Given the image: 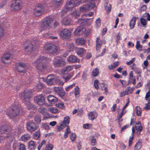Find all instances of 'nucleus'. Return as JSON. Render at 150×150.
Here are the masks:
<instances>
[{
    "instance_id": "nucleus-57",
    "label": "nucleus",
    "mask_w": 150,
    "mask_h": 150,
    "mask_svg": "<svg viewBox=\"0 0 150 150\" xmlns=\"http://www.w3.org/2000/svg\"><path fill=\"white\" fill-rule=\"evenodd\" d=\"M76 135L75 133L72 134L70 135V139L72 141H74L76 139Z\"/></svg>"
},
{
    "instance_id": "nucleus-47",
    "label": "nucleus",
    "mask_w": 150,
    "mask_h": 150,
    "mask_svg": "<svg viewBox=\"0 0 150 150\" xmlns=\"http://www.w3.org/2000/svg\"><path fill=\"white\" fill-rule=\"evenodd\" d=\"M136 19H131L129 23V26L131 29H133L135 24Z\"/></svg>"
},
{
    "instance_id": "nucleus-36",
    "label": "nucleus",
    "mask_w": 150,
    "mask_h": 150,
    "mask_svg": "<svg viewBox=\"0 0 150 150\" xmlns=\"http://www.w3.org/2000/svg\"><path fill=\"white\" fill-rule=\"evenodd\" d=\"M134 89V87L130 88L129 87H128L125 89V91L127 93V94L129 95L132 93Z\"/></svg>"
},
{
    "instance_id": "nucleus-44",
    "label": "nucleus",
    "mask_w": 150,
    "mask_h": 150,
    "mask_svg": "<svg viewBox=\"0 0 150 150\" xmlns=\"http://www.w3.org/2000/svg\"><path fill=\"white\" fill-rule=\"evenodd\" d=\"M40 131L38 130L35 132L33 134V137L35 139H37L40 137Z\"/></svg>"
},
{
    "instance_id": "nucleus-34",
    "label": "nucleus",
    "mask_w": 150,
    "mask_h": 150,
    "mask_svg": "<svg viewBox=\"0 0 150 150\" xmlns=\"http://www.w3.org/2000/svg\"><path fill=\"white\" fill-rule=\"evenodd\" d=\"M28 147L31 149H34L35 148V144L34 141H31L28 143Z\"/></svg>"
},
{
    "instance_id": "nucleus-50",
    "label": "nucleus",
    "mask_w": 150,
    "mask_h": 150,
    "mask_svg": "<svg viewBox=\"0 0 150 150\" xmlns=\"http://www.w3.org/2000/svg\"><path fill=\"white\" fill-rule=\"evenodd\" d=\"M57 94L60 96L63 97L65 94V93L63 88H62Z\"/></svg>"
},
{
    "instance_id": "nucleus-2",
    "label": "nucleus",
    "mask_w": 150,
    "mask_h": 150,
    "mask_svg": "<svg viewBox=\"0 0 150 150\" xmlns=\"http://www.w3.org/2000/svg\"><path fill=\"white\" fill-rule=\"evenodd\" d=\"M81 3L80 1L77 0H68L65 6L64 10H62V13H66L68 10L71 9L74 7L80 5Z\"/></svg>"
},
{
    "instance_id": "nucleus-23",
    "label": "nucleus",
    "mask_w": 150,
    "mask_h": 150,
    "mask_svg": "<svg viewBox=\"0 0 150 150\" xmlns=\"http://www.w3.org/2000/svg\"><path fill=\"white\" fill-rule=\"evenodd\" d=\"M97 116V114L95 111H91L88 114V118L91 120H93Z\"/></svg>"
},
{
    "instance_id": "nucleus-52",
    "label": "nucleus",
    "mask_w": 150,
    "mask_h": 150,
    "mask_svg": "<svg viewBox=\"0 0 150 150\" xmlns=\"http://www.w3.org/2000/svg\"><path fill=\"white\" fill-rule=\"evenodd\" d=\"M53 147V146L51 144H47L46 145L45 150H52Z\"/></svg>"
},
{
    "instance_id": "nucleus-9",
    "label": "nucleus",
    "mask_w": 150,
    "mask_h": 150,
    "mask_svg": "<svg viewBox=\"0 0 150 150\" xmlns=\"http://www.w3.org/2000/svg\"><path fill=\"white\" fill-rule=\"evenodd\" d=\"M0 132L1 133H4V134H7L6 135H4V136L6 137H8L10 136L9 132L11 131L10 127L7 125H4L1 126L0 127Z\"/></svg>"
},
{
    "instance_id": "nucleus-6",
    "label": "nucleus",
    "mask_w": 150,
    "mask_h": 150,
    "mask_svg": "<svg viewBox=\"0 0 150 150\" xmlns=\"http://www.w3.org/2000/svg\"><path fill=\"white\" fill-rule=\"evenodd\" d=\"M71 32L70 30L67 29H63L59 31L60 37L62 39H68L71 36Z\"/></svg>"
},
{
    "instance_id": "nucleus-45",
    "label": "nucleus",
    "mask_w": 150,
    "mask_h": 150,
    "mask_svg": "<svg viewBox=\"0 0 150 150\" xmlns=\"http://www.w3.org/2000/svg\"><path fill=\"white\" fill-rule=\"evenodd\" d=\"M99 72L98 69L97 68L94 69L92 71V75L93 76H97Z\"/></svg>"
},
{
    "instance_id": "nucleus-7",
    "label": "nucleus",
    "mask_w": 150,
    "mask_h": 150,
    "mask_svg": "<svg viewBox=\"0 0 150 150\" xmlns=\"http://www.w3.org/2000/svg\"><path fill=\"white\" fill-rule=\"evenodd\" d=\"M20 110L19 108L16 106H14L12 108L8 113L7 112L6 114L10 117L13 118L18 116L19 114Z\"/></svg>"
},
{
    "instance_id": "nucleus-28",
    "label": "nucleus",
    "mask_w": 150,
    "mask_h": 150,
    "mask_svg": "<svg viewBox=\"0 0 150 150\" xmlns=\"http://www.w3.org/2000/svg\"><path fill=\"white\" fill-rule=\"evenodd\" d=\"M72 69V67L70 66H67L65 68L63 69L62 70L63 74H67L69 71H71Z\"/></svg>"
},
{
    "instance_id": "nucleus-8",
    "label": "nucleus",
    "mask_w": 150,
    "mask_h": 150,
    "mask_svg": "<svg viewBox=\"0 0 150 150\" xmlns=\"http://www.w3.org/2000/svg\"><path fill=\"white\" fill-rule=\"evenodd\" d=\"M55 67H63L66 64L65 59L62 58L55 59L53 62Z\"/></svg>"
},
{
    "instance_id": "nucleus-61",
    "label": "nucleus",
    "mask_w": 150,
    "mask_h": 150,
    "mask_svg": "<svg viewBox=\"0 0 150 150\" xmlns=\"http://www.w3.org/2000/svg\"><path fill=\"white\" fill-rule=\"evenodd\" d=\"M57 107L59 108L62 109L64 107V105L63 103H57Z\"/></svg>"
},
{
    "instance_id": "nucleus-32",
    "label": "nucleus",
    "mask_w": 150,
    "mask_h": 150,
    "mask_svg": "<svg viewBox=\"0 0 150 150\" xmlns=\"http://www.w3.org/2000/svg\"><path fill=\"white\" fill-rule=\"evenodd\" d=\"M72 77V75L71 74H63L62 77L65 80V82H67Z\"/></svg>"
},
{
    "instance_id": "nucleus-10",
    "label": "nucleus",
    "mask_w": 150,
    "mask_h": 150,
    "mask_svg": "<svg viewBox=\"0 0 150 150\" xmlns=\"http://www.w3.org/2000/svg\"><path fill=\"white\" fill-rule=\"evenodd\" d=\"M45 49L52 54L56 53L57 50V47L54 44H50L46 45Z\"/></svg>"
},
{
    "instance_id": "nucleus-29",
    "label": "nucleus",
    "mask_w": 150,
    "mask_h": 150,
    "mask_svg": "<svg viewBox=\"0 0 150 150\" xmlns=\"http://www.w3.org/2000/svg\"><path fill=\"white\" fill-rule=\"evenodd\" d=\"M23 129L24 128L22 125L18 126L16 127L14 132L16 133H21V132H23Z\"/></svg>"
},
{
    "instance_id": "nucleus-16",
    "label": "nucleus",
    "mask_w": 150,
    "mask_h": 150,
    "mask_svg": "<svg viewBox=\"0 0 150 150\" xmlns=\"http://www.w3.org/2000/svg\"><path fill=\"white\" fill-rule=\"evenodd\" d=\"M41 24L42 26L45 27H50L52 25L53 19H43Z\"/></svg>"
},
{
    "instance_id": "nucleus-53",
    "label": "nucleus",
    "mask_w": 150,
    "mask_h": 150,
    "mask_svg": "<svg viewBox=\"0 0 150 150\" xmlns=\"http://www.w3.org/2000/svg\"><path fill=\"white\" fill-rule=\"evenodd\" d=\"M49 110L53 113H55L58 111V109L56 108H54L53 107L50 108Z\"/></svg>"
},
{
    "instance_id": "nucleus-21",
    "label": "nucleus",
    "mask_w": 150,
    "mask_h": 150,
    "mask_svg": "<svg viewBox=\"0 0 150 150\" xmlns=\"http://www.w3.org/2000/svg\"><path fill=\"white\" fill-rule=\"evenodd\" d=\"M135 129L136 130V133L137 135H139L140 132L142 129L141 124L140 123H136L135 125Z\"/></svg>"
},
{
    "instance_id": "nucleus-48",
    "label": "nucleus",
    "mask_w": 150,
    "mask_h": 150,
    "mask_svg": "<svg viewBox=\"0 0 150 150\" xmlns=\"http://www.w3.org/2000/svg\"><path fill=\"white\" fill-rule=\"evenodd\" d=\"M141 143L138 142L136 143V144L134 146V150H138L141 147Z\"/></svg>"
},
{
    "instance_id": "nucleus-38",
    "label": "nucleus",
    "mask_w": 150,
    "mask_h": 150,
    "mask_svg": "<svg viewBox=\"0 0 150 150\" xmlns=\"http://www.w3.org/2000/svg\"><path fill=\"white\" fill-rule=\"evenodd\" d=\"M76 42L79 45H83L85 43V40L83 38H80L77 39Z\"/></svg>"
},
{
    "instance_id": "nucleus-20",
    "label": "nucleus",
    "mask_w": 150,
    "mask_h": 150,
    "mask_svg": "<svg viewBox=\"0 0 150 150\" xmlns=\"http://www.w3.org/2000/svg\"><path fill=\"white\" fill-rule=\"evenodd\" d=\"M47 99L48 101L51 103H54L58 100L57 98L52 95H49L47 96Z\"/></svg>"
},
{
    "instance_id": "nucleus-31",
    "label": "nucleus",
    "mask_w": 150,
    "mask_h": 150,
    "mask_svg": "<svg viewBox=\"0 0 150 150\" xmlns=\"http://www.w3.org/2000/svg\"><path fill=\"white\" fill-rule=\"evenodd\" d=\"M90 6L88 4L83 5L82 7L80 8V10L81 11H86L88 10L90 8Z\"/></svg>"
},
{
    "instance_id": "nucleus-11",
    "label": "nucleus",
    "mask_w": 150,
    "mask_h": 150,
    "mask_svg": "<svg viewBox=\"0 0 150 150\" xmlns=\"http://www.w3.org/2000/svg\"><path fill=\"white\" fill-rule=\"evenodd\" d=\"M59 79L52 75H49L47 79V82L50 85H54L58 82Z\"/></svg>"
},
{
    "instance_id": "nucleus-18",
    "label": "nucleus",
    "mask_w": 150,
    "mask_h": 150,
    "mask_svg": "<svg viewBox=\"0 0 150 150\" xmlns=\"http://www.w3.org/2000/svg\"><path fill=\"white\" fill-rule=\"evenodd\" d=\"M89 19H78V23L82 26L84 25H89L90 22L89 21Z\"/></svg>"
},
{
    "instance_id": "nucleus-33",
    "label": "nucleus",
    "mask_w": 150,
    "mask_h": 150,
    "mask_svg": "<svg viewBox=\"0 0 150 150\" xmlns=\"http://www.w3.org/2000/svg\"><path fill=\"white\" fill-rule=\"evenodd\" d=\"M80 15V13L78 11H75L70 14V16H72V18H76Z\"/></svg>"
},
{
    "instance_id": "nucleus-43",
    "label": "nucleus",
    "mask_w": 150,
    "mask_h": 150,
    "mask_svg": "<svg viewBox=\"0 0 150 150\" xmlns=\"http://www.w3.org/2000/svg\"><path fill=\"white\" fill-rule=\"evenodd\" d=\"M91 142V144L93 146H95L96 144V141L95 137L93 136H91L90 137Z\"/></svg>"
},
{
    "instance_id": "nucleus-62",
    "label": "nucleus",
    "mask_w": 150,
    "mask_h": 150,
    "mask_svg": "<svg viewBox=\"0 0 150 150\" xmlns=\"http://www.w3.org/2000/svg\"><path fill=\"white\" fill-rule=\"evenodd\" d=\"M8 0H4V1L0 4V9L3 8L7 4V1Z\"/></svg>"
},
{
    "instance_id": "nucleus-39",
    "label": "nucleus",
    "mask_w": 150,
    "mask_h": 150,
    "mask_svg": "<svg viewBox=\"0 0 150 150\" xmlns=\"http://www.w3.org/2000/svg\"><path fill=\"white\" fill-rule=\"evenodd\" d=\"M40 10H37L34 8L33 11V13L34 15L36 16H39L42 14L43 13L40 11Z\"/></svg>"
},
{
    "instance_id": "nucleus-51",
    "label": "nucleus",
    "mask_w": 150,
    "mask_h": 150,
    "mask_svg": "<svg viewBox=\"0 0 150 150\" xmlns=\"http://www.w3.org/2000/svg\"><path fill=\"white\" fill-rule=\"evenodd\" d=\"M140 19H150V15L149 13H145Z\"/></svg>"
},
{
    "instance_id": "nucleus-13",
    "label": "nucleus",
    "mask_w": 150,
    "mask_h": 150,
    "mask_svg": "<svg viewBox=\"0 0 150 150\" xmlns=\"http://www.w3.org/2000/svg\"><path fill=\"white\" fill-rule=\"evenodd\" d=\"M26 127L28 130L30 132H32L38 128L35 123L33 122L29 121L26 124Z\"/></svg>"
},
{
    "instance_id": "nucleus-5",
    "label": "nucleus",
    "mask_w": 150,
    "mask_h": 150,
    "mask_svg": "<svg viewBox=\"0 0 150 150\" xmlns=\"http://www.w3.org/2000/svg\"><path fill=\"white\" fill-rule=\"evenodd\" d=\"M90 30H86L85 28L83 26L78 27L74 32V35L76 36H79L84 34L86 36H88L90 33Z\"/></svg>"
},
{
    "instance_id": "nucleus-3",
    "label": "nucleus",
    "mask_w": 150,
    "mask_h": 150,
    "mask_svg": "<svg viewBox=\"0 0 150 150\" xmlns=\"http://www.w3.org/2000/svg\"><path fill=\"white\" fill-rule=\"evenodd\" d=\"M10 7L12 11H18L22 8L23 2L21 0H13L10 4Z\"/></svg>"
},
{
    "instance_id": "nucleus-25",
    "label": "nucleus",
    "mask_w": 150,
    "mask_h": 150,
    "mask_svg": "<svg viewBox=\"0 0 150 150\" xmlns=\"http://www.w3.org/2000/svg\"><path fill=\"white\" fill-rule=\"evenodd\" d=\"M33 48V44L30 42L28 45L26 46L25 47V50L27 52H31L32 51Z\"/></svg>"
},
{
    "instance_id": "nucleus-1",
    "label": "nucleus",
    "mask_w": 150,
    "mask_h": 150,
    "mask_svg": "<svg viewBox=\"0 0 150 150\" xmlns=\"http://www.w3.org/2000/svg\"><path fill=\"white\" fill-rule=\"evenodd\" d=\"M47 58L43 56H40L35 62L33 64L38 69L42 70L46 66V62Z\"/></svg>"
},
{
    "instance_id": "nucleus-19",
    "label": "nucleus",
    "mask_w": 150,
    "mask_h": 150,
    "mask_svg": "<svg viewBox=\"0 0 150 150\" xmlns=\"http://www.w3.org/2000/svg\"><path fill=\"white\" fill-rule=\"evenodd\" d=\"M102 42L99 37L96 38V50L98 52H100V49L101 47Z\"/></svg>"
},
{
    "instance_id": "nucleus-30",
    "label": "nucleus",
    "mask_w": 150,
    "mask_h": 150,
    "mask_svg": "<svg viewBox=\"0 0 150 150\" xmlns=\"http://www.w3.org/2000/svg\"><path fill=\"white\" fill-rule=\"evenodd\" d=\"M38 110L40 113L43 115H46L48 114L47 110L45 107H41L39 108Z\"/></svg>"
},
{
    "instance_id": "nucleus-41",
    "label": "nucleus",
    "mask_w": 150,
    "mask_h": 150,
    "mask_svg": "<svg viewBox=\"0 0 150 150\" xmlns=\"http://www.w3.org/2000/svg\"><path fill=\"white\" fill-rule=\"evenodd\" d=\"M135 110L137 115L138 116H140L141 115L142 110L140 107L139 106H137L136 107Z\"/></svg>"
},
{
    "instance_id": "nucleus-49",
    "label": "nucleus",
    "mask_w": 150,
    "mask_h": 150,
    "mask_svg": "<svg viewBox=\"0 0 150 150\" xmlns=\"http://www.w3.org/2000/svg\"><path fill=\"white\" fill-rule=\"evenodd\" d=\"M69 19H62L61 22L63 24L65 25H67L69 24L70 23Z\"/></svg>"
},
{
    "instance_id": "nucleus-15",
    "label": "nucleus",
    "mask_w": 150,
    "mask_h": 150,
    "mask_svg": "<svg viewBox=\"0 0 150 150\" xmlns=\"http://www.w3.org/2000/svg\"><path fill=\"white\" fill-rule=\"evenodd\" d=\"M34 100L37 103L40 105H42L45 103V98L44 97L41 95L37 96L34 98Z\"/></svg>"
},
{
    "instance_id": "nucleus-24",
    "label": "nucleus",
    "mask_w": 150,
    "mask_h": 150,
    "mask_svg": "<svg viewBox=\"0 0 150 150\" xmlns=\"http://www.w3.org/2000/svg\"><path fill=\"white\" fill-rule=\"evenodd\" d=\"M74 93L76 98H79L80 96V90L78 86H76L74 88Z\"/></svg>"
},
{
    "instance_id": "nucleus-55",
    "label": "nucleus",
    "mask_w": 150,
    "mask_h": 150,
    "mask_svg": "<svg viewBox=\"0 0 150 150\" xmlns=\"http://www.w3.org/2000/svg\"><path fill=\"white\" fill-rule=\"evenodd\" d=\"M136 74H140L139 76H140V74L141 73V70L138 67L136 68L134 70Z\"/></svg>"
},
{
    "instance_id": "nucleus-46",
    "label": "nucleus",
    "mask_w": 150,
    "mask_h": 150,
    "mask_svg": "<svg viewBox=\"0 0 150 150\" xmlns=\"http://www.w3.org/2000/svg\"><path fill=\"white\" fill-rule=\"evenodd\" d=\"M70 133V130L69 126H67L64 133V137L66 138L68 137V134Z\"/></svg>"
},
{
    "instance_id": "nucleus-17",
    "label": "nucleus",
    "mask_w": 150,
    "mask_h": 150,
    "mask_svg": "<svg viewBox=\"0 0 150 150\" xmlns=\"http://www.w3.org/2000/svg\"><path fill=\"white\" fill-rule=\"evenodd\" d=\"M67 60L69 63H72L77 62L78 58L75 55H71L67 58Z\"/></svg>"
},
{
    "instance_id": "nucleus-35",
    "label": "nucleus",
    "mask_w": 150,
    "mask_h": 150,
    "mask_svg": "<svg viewBox=\"0 0 150 150\" xmlns=\"http://www.w3.org/2000/svg\"><path fill=\"white\" fill-rule=\"evenodd\" d=\"M30 137V136L29 134H25L23 135L21 137V139L23 141H26L29 140Z\"/></svg>"
},
{
    "instance_id": "nucleus-58",
    "label": "nucleus",
    "mask_w": 150,
    "mask_h": 150,
    "mask_svg": "<svg viewBox=\"0 0 150 150\" xmlns=\"http://www.w3.org/2000/svg\"><path fill=\"white\" fill-rule=\"evenodd\" d=\"M126 113V112H122L119 115L118 118V120L120 121H122V119H121L123 115Z\"/></svg>"
},
{
    "instance_id": "nucleus-60",
    "label": "nucleus",
    "mask_w": 150,
    "mask_h": 150,
    "mask_svg": "<svg viewBox=\"0 0 150 150\" xmlns=\"http://www.w3.org/2000/svg\"><path fill=\"white\" fill-rule=\"evenodd\" d=\"M98 83V81L97 79L95 80L94 81V86L95 88L97 90L99 88Z\"/></svg>"
},
{
    "instance_id": "nucleus-40",
    "label": "nucleus",
    "mask_w": 150,
    "mask_h": 150,
    "mask_svg": "<svg viewBox=\"0 0 150 150\" xmlns=\"http://www.w3.org/2000/svg\"><path fill=\"white\" fill-rule=\"evenodd\" d=\"M20 142H15L13 144V148L14 150H16L17 149L19 148Z\"/></svg>"
},
{
    "instance_id": "nucleus-12",
    "label": "nucleus",
    "mask_w": 150,
    "mask_h": 150,
    "mask_svg": "<svg viewBox=\"0 0 150 150\" xmlns=\"http://www.w3.org/2000/svg\"><path fill=\"white\" fill-rule=\"evenodd\" d=\"M26 64L23 62H20L16 66V69L19 72L25 73L26 71L25 68Z\"/></svg>"
},
{
    "instance_id": "nucleus-14",
    "label": "nucleus",
    "mask_w": 150,
    "mask_h": 150,
    "mask_svg": "<svg viewBox=\"0 0 150 150\" xmlns=\"http://www.w3.org/2000/svg\"><path fill=\"white\" fill-rule=\"evenodd\" d=\"M11 54L9 52L5 53L1 57V61L4 63H7V61L10 59Z\"/></svg>"
},
{
    "instance_id": "nucleus-27",
    "label": "nucleus",
    "mask_w": 150,
    "mask_h": 150,
    "mask_svg": "<svg viewBox=\"0 0 150 150\" xmlns=\"http://www.w3.org/2000/svg\"><path fill=\"white\" fill-rule=\"evenodd\" d=\"M35 9L40 10L44 13L45 11V8L44 6L41 4H38L36 5L35 7Z\"/></svg>"
},
{
    "instance_id": "nucleus-4",
    "label": "nucleus",
    "mask_w": 150,
    "mask_h": 150,
    "mask_svg": "<svg viewBox=\"0 0 150 150\" xmlns=\"http://www.w3.org/2000/svg\"><path fill=\"white\" fill-rule=\"evenodd\" d=\"M32 92L30 91H28L27 90H25L23 93V97L25 101V104L28 109H30L32 105L30 102Z\"/></svg>"
},
{
    "instance_id": "nucleus-56",
    "label": "nucleus",
    "mask_w": 150,
    "mask_h": 150,
    "mask_svg": "<svg viewBox=\"0 0 150 150\" xmlns=\"http://www.w3.org/2000/svg\"><path fill=\"white\" fill-rule=\"evenodd\" d=\"M75 86V83H73L72 84L66 87L65 88V90L67 91H68L70 89L74 87Z\"/></svg>"
},
{
    "instance_id": "nucleus-37",
    "label": "nucleus",
    "mask_w": 150,
    "mask_h": 150,
    "mask_svg": "<svg viewBox=\"0 0 150 150\" xmlns=\"http://www.w3.org/2000/svg\"><path fill=\"white\" fill-rule=\"evenodd\" d=\"M85 51L86 50L83 48H79L77 50V53L78 55L81 56Z\"/></svg>"
},
{
    "instance_id": "nucleus-54",
    "label": "nucleus",
    "mask_w": 150,
    "mask_h": 150,
    "mask_svg": "<svg viewBox=\"0 0 150 150\" xmlns=\"http://www.w3.org/2000/svg\"><path fill=\"white\" fill-rule=\"evenodd\" d=\"M18 150H26V147L24 144L21 143Z\"/></svg>"
},
{
    "instance_id": "nucleus-42",
    "label": "nucleus",
    "mask_w": 150,
    "mask_h": 150,
    "mask_svg": "<svg viewBox=\"0 0 150 150\" xmlns=\"http://www.w3.org/2000/svg\"><path fill=\"white\" fill-rule=\"evenodd\" d=\"M41 116L40 115H36L34 117L35 121L37 123H40L41 121Z\"/></svg>"
},
{
    "instance_id": "nucleus-59",
    "label": "nucleus",
    "mask_w": 150,
    "mask_h": 150,
    "mask_svg": "<svg viewBox=\"0 0 150 150\" xmlns=\"http://www.w3.org/2000/svg\"><path fill=\"white\" fill-rule=\"evenodd\" d=\"M135 60V58H133L129 62H127L126 63L128 65H131L132 64H133Z\"/></svg>"
},
{
    "instance_id": "nucleus-64",
    "label": "nucleus",
    "mask_w": 150,
    "mask_h": 150,
    "mask_svg": "<svg viewBox=\"0 0 150 150\" xmlns=\"http://www.w3.org/2000/svg\"><path fill=\"white\" fill-rule=\"evenodd\" d=\"M42 126L45 129H48L49 128V124L48 123H43L42 124Z\"/></svg>"
},
{
    "instance_id": "nucleus-26",
    "label": "nucleus",
    "mask_w": 150,
    "mask_h": 150,
    "mask_svg": "<svg viewBox=\"0 0 150 150\" xmlns=\"http://www.w3.org/2000/svg\"><path fill=\"white\" fill-rule=\"evenodd\" d=\"M70 117L68 116H66L64 118V121L61 123L64 126H68V125L69 123Z\"/></svg>"
},
{
    "instance_id": "nucleus-22",
    "label": "nucleus",
    "mask_w": 150,
    "mask_h": 150,
    "mask_svg": "<svg viewBox=\"0 0 150 150\" xmlns=\"http://www.w3.org/2000/svg\"><path fill=\"white\" fill-rule=\"evenodd\" d=\"M105 3L104 4V6L105 7V9L107 10V13H109L111 11V5L109 4L107 7L108 4L109 3V0H104Z\"/></svg>"
},
{
    "instance_id": "nucleus-63",
    "label": "nucleus",
    "mask_w": 150,
    "mask_h": 150,
    "mask_svg": "<svg viewBox=\"0 0 150 150\" xmlns=\"http://www.w3.org/2000/svg\"><path fill=\"white\" fill-rule=\"evenodd\" d=\"M147 6L146 5H143L140 8L139 10V12L141 13L142 11H144L147 9Z\"/></svg>"
}]
</instances>
